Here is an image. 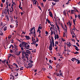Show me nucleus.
Masks as SVG:
<instances>
[{"mask_svg":"<svg viewBox=\"0 0 80 80\" xmlns=\"http://www.w3.org/2000/svg\"><path fill=\"white\" fill-rule=\"evenodd\" d=\"M23 52L24 53V54H25V56H28V55L31 53L30 51L28 50H25V52L24 51V52Z\"/></svg>","mask_w":80,"mask_h":80,"instance_id":"f257e3e1","label":"nucleus"},{"mask_svg":"<svg viewBox=\"0 0 80 80\" xmlns=\"http://www.w3.org/2000/svg\"><path fill=\"white\" fill-rule=\"evenodd\" d=\"M28 45L27 43H26L24 42H22L21 43H20L19 46L20 47H26L27 45Z\"/></svg>","mask_w":80,"mask_h":80,"instance_id":"f03ea898","label":"nucleus"},{"mask_svg":"<svg viewBox=\"0 0 80 80\" xmlns=\"http://www.w3.org/2000/svg\"><path fill=\"white\" fill-rule=\"evenodd\" d=\"M33 29H34V31H33V34H34V37H35V36H36V34H35V28L34 27H33V28L31 29V30L32 31H33Z\"/></svg>","mask_w":80,"mask_h":80,"instance_id":"7ed1b4c3","label":"nucleus"},{"mask_svg":"<svg viewBox=\"0 0 80 80\" xmlns=\"http://www.w3.org/2000/svg\"><path fill=\"white\" fill-rule=\"evenodd\" d=\"M34 38H33V37H32V43H31V44H32V45H35V43H36V41H34L33 40V39H34Z\"/></svg>","mask_w":80,"mask_h":80,"instance_id":"20e7f679","label":"nucleus"},{"mask_svg":"<svg viewBox=\"0 0 80 80\" xmlns=\"http://www.w3.org/2000/svg\"><path fill=\"white\" fill-rule=\"evenodd\" d=\"M51 39H52V47H53L55 45V44L54 43V40H53V37L51 36Z\"/></svg>","mask_w":80,"mask_h":80,"instance_id":"39448f33","label":"nucleus"},{"mask_svg":"<svg viewBox=\"0 0 80 80\" xmlns=\"http://www.w3.org/2000/svg\"><path fill=\"white\" fill-rule=\"evenodd\" d=\"M49 49V50H52V44H50Z\"/></svg>","mask_w":80,"mask_h":80,"instance_id":"423d86ee","label":"nucleus"},{"mask_svg":"<svg viewBox=\"0 0 80 80\" xmlns=\"http://www.w3.org/2000/svg\"><path fill=\"white\" fill-rule=\"evenodd\" d=\"M49 13L50 17L53 18V15H52V12L51 11H50L49 12Z\"/></svg>","mask_w":80,"mask_h":80,"instance_id":"0eeeda50","label":"nucleus"},{"mask_svg":"<svg viewBox=\"0 0 80 80\" xmlns=\"http://www.w3.org/2000/svg\"><path fill=\"white\" fill-rule=\"evenodd\" d=\"M67 25H69V27L70 28V27H71V25H72V23H70V21H69L67 23Z\"/></svg>","mask_w":80,"mask_h":80,"instance_id":"6e6552de","label":"nucleus"},{"mask_svg":"<svg viewBox=\"0 0 80 80\" xmlns=\"http://www.w3.org/2000/svg\"><path fill=\"white\" fill-rule=\"evenodd\" d=\"M67 46H68L70 48V46H71L72 45V44L70 43V42H69V43L68 44V42H67Z\"/></svg>","mask_w":80,"mask_h":80,"instance_id":"1a4fd4ad","label":"nucleus"},{"mask_svg":"<svg viewBox=\"0 0 80 80\" xmlns=\"http://www.w3.org/2000/svg\"><path fill=\"white\" fill-rule=\"evenodd\" d=\"M25 37L27 39V40H29V39H30V38L29 36H25Z\"/></svg>","mask_w":80,"mask_h":80,"instance_id":"9d476101","label":"nucleus"},{"mask_svg":"<svg viewBox=\"0 0 80 80\" xmlns=\"http://www.w3.org/2000/svg\"><path fill=\"white\" fill-rule=\"evenodd\" d=\"M25 67L26 68H32V66H30V65H29V66H25Z\"/></svg>","mask_w":80,"mask_h":80,"instance_id":"9b49d317","label":"nucleus"},{"mask_svg":"<svg viewBox=\"0 0 80 80\" xmlns=\"http://www.w3.org/2000/svg\"><path fill=\"white\" fill-rule=\"evenodd\" d=\"M24 53H23V51L22 52V58L23 60V58H24L25 57L24 56V55H23Z\"/></svg>","mask_w":80,"mask_h":80,"instance_id":"f8f14e48","label":"nucleus"},{"mask_svg":"<svg viewBox=\"0 0 80 80\" xmlns=\"http://www.w3.org/2000/svg\"><path fill=\"white\" fill-rule=\"evenodd\" d=\"M13 65H14V66H16V68H18V65H17V64L14 63L13 64Z\"/></svg>","mask_w":80,"mask_h":80,"instance_id":"ddd939ff","label":"nucleus"},{"mask_svg":"<svg viewBox=\"0 0 80 80\" xmlns=\"http://www.w3.org/2000/svg\"><path fill=\"white\" fill-rule=\"evenodd\" d=\"M50 44H52V39H50V38H49Z\"/></svg>","mask_w":80,"mask_h":80,"instance_id":"4468645a","label":"nucleus"},{"mask_svg":"<svg viewBox=\"0 0 80 80\" xmlns=\"http://www.w3.org/2000/svg\"><path fill=\"white\" fill-rule=\"evenodd\" d=\"M6 59H4V60H2V62L3 63H5V62H6Z\"/></svg>","mask_w":80,"mask_h":80,"instance_id":"2eb2a0df","label":"nucleus"},{"mask_svg":"<svg viewBox=\"0 0 80 80\" xmlns=\"http://www.w3.org/2000/svg\"><path fill=\"white\" fill-rule=\"evenodd\" d=\"M53 1H54L55 2H60V1L59 0H52Z\"/></svg>","mask_w":80,"mask_h":80,"instance_id":"dca6fc26","label":"nucleus"},{"mask_svg":"<svg viewBox=\"0 0 80 80\" xmlns=\"http://www.w3.org/2000/svg\"><path fill=\"white\" fill-rule=\"evenodd\" d=\"M25 48H27V49H28V48H30V47H29V45H27V46H26Z\"/></svg>","mask_w":80,"mask_h":80,"instance_id":"f3484780","label":"nucleus"},{"mask_svg":"<svg viewBox=\"0 0 80 80\" xmlns=\"http://www.w3.org/2000/svg\"><path fill=\"white\" fill-rule=\"evenodd\" d=\"M39 32V34H40V33H41V31L40 29H38L37 31V32Z\"/></svg>","mask_w":80,"mask_h":80,"instance_id":"a211bd4d","label":"nucleus"},{"mask_svg":"<svg viewBox=\"0 0 80 80\" xmlns=\"http://www.w3.org/2000/svg\"><path fill=\"white\" fill-rule=\"evenodd\" d=\"M47 21V22L48 23H51V22H50V21L49 20H48V19H47V20H46V21Z\"/></svg>","mask_w":80,"mask_h":80,"instance_id":"6ab92c4d","label":"nucleus"},{"mask_svg":"<svg viewBox=\"0 0 80 80\" xmlns=\"http://www.w3.org/2000/svg\"><path fill=\"white\" fill-rule=\"evenodd\" d=\"M75 20H76V19H75V20H74V19H73V23L74 24V25H75Z\"/></svg>","mask_w":80,"mask_h":80,"instance_id":"aec40b11","label":"nucleus"},{"mask_svg":"<svg viewBox=\"0 0 80 80\" xmlns=\"http://www.w3.org/2000/svg\"><path fill=\"white\" fill-rule=\"evenodd\" d=\"M42 26H39L38 27V29L39 30H40L39 29H40V30H42Z\"/></svg>","mask_w":80,"mask_h":80,"instance_id":"412c9836","label":"nucleus"},{"mask_svg":"<svg viewBox=\"0 0 80 80\" xmlns=\"http://www.w3.org/2000/svg\"><path fill=\"white\" fill-rule=\"evenodd\" d=\"M74 12V10H71V14H73V13H74V12Z\"/></svg>","mask_w":80,"mask_h":80,"instance_id":"4be33fe9","label":"nucleus"},{"mask_svg":"<svg viewBox=\"0 0 80 80\" xmlns=\"http://www.w3.org/2000/svg\"><path fill=\"white\" fill-rule=\"evenodd\" d=\"M9 2H8V0H7L6 2V5H8V3Z\"/></svg>","mask_w":80,"mask_h":80,"instance_id":"5701e85b","label":"nucleus"},{"mask_svg":"<svg viewBox=\"0 0 80 80\" xmlns=\"http://www.w3.org/2000/svg\"><path fill=\"white\" fill-rule=\"evenodd\" d=\"M30 33H29V35H30L31 34H32L33 33V31H31V30L30 31Z\"/></svg>","mask_w":80,"mask_h":80,"instance_id":"b1692460","label":"nucleus"},{"mask_svg":"<svg viewBox=\"0 0 80 80\" xmlns=\"http://www.w3.org/2000/svg\"><path fill=\"white\" fill-rule=\"evenodd\" d=\"M3 30L4 31H6L7 30V27H6L4 28Z\"/></svg>","mask_w":80,"mask_h":80,"instance_id":"393cba45","label":"nucleus"},{"mask_svg":"<svg viewBox=\"0 0 80 80\" xmlns=\"http://www.w3.org/2000/svg\"><path fill=\"white\" fill-rule=\"evenodd\" d=\"M25 56V57L27 58V60H28V56Z\"/></svg>","mask_w":80,"mask_h":80,"instance_id":"a878e982","label":"nucleus"},{"mask_svg":"<svg viewBox=\"0 0 80 80\" xmlns=\"http://www.w3.org/2000/svg\"><path fill=\"white\" fill-rule=\"evenodd\" d=\"M63 14L64 15H66V12H65V11H64L63 12Z\"/></svg>","mask_w":80,"mask_h":80,"instance_id":"bb28decb","label":"nucleus"},{"mask_svg":"<svg viewBox=\"0 0 80 80\" xmlns=\"http://www.w3.org/2000/svg\"><path fill=\"white\" fill-rule=\"evenodd\" d=\"M74 12H78V13H79V12H78V10H77V9H74Z\"/></svg>","mask_w":80,"mask_h":80,"instance_id":"cd10ccee","label":"nucleus"},{"mask_svg":"<svg viewBox=\"0 0 80 80\" xmlns=\"http://www.w3.org/2000/svg\"><path fill=\"white\" fill-rule=\"evenodd\" d=\"M6 17H7V19L8 20V21L9 20V18H8V15H7L6 16Z\"/></svg>","mask_w":80,"mask_h":80,"instance_id":"c85d7f7f","label":"nucleus"},{"mask_svg":"<svg viewBox=\"0 0 80 80\" xmlns=\"http://www.w3.org/2000/svg\"><path fill=\"white\" fill-rule=\"evenodd\" d=\"M75 49L77 51H78L79 50V49H78V47H77V48H75Z\"/></svg>","mask_w":80,"mask_h":80,"instance_id":"c756f323","label":"nucleus"},{"mask_svg":"<svg viewBox=\"0 0 80 80\" xmlns=\"http://www.w3.org/2000/svg\"><path fill=\"white\" fill-rule=\"evenodd\" d=\"M57 37H56V38L57 39H58L59 38V37H58V34L57 33Z\"/></svg>","mask_w":80,"mask_h":80,"instance_id":"7c9ffc66","label":"nucleus"},{"mask_svg":"<svg viewBox=\"0 0 80 80\" xmlns=\"http://www.w3.org/2000/svg\"><path fill=\"white\" fill-rule=\"evenodd\" d=\"M28 65H30V66H32H32H33V65L32 63H29L28 64Z\"/></svg>","mask_w":80,"mask_h":80,"instance_id":"2f4dec72","label":"nucleus"},{"mask_svg":"<svg viewBox=\"0 0 80 80\" xmlns=\"http://www.w3.org/2000/svg\"><path fill=\"white\" fill-rule=\"evenodd\" d=\"M54 74H56V75H57V76H59V73H54Z\"/></svg>","mask_w":80,"mask_h":80,"instance_id":"473e14b6","label":"nucleus"},{"mask_svg":"<svg viewBox=\"0 0 80 80\" xmlns=\"http://www.w3.org/2000/svg\"><path fill=\"white\" fill-rule=\"evenodd\" d=\"M14 48H15V50H17L18 49L17 48V46L16 45H14Z\"/></svg>","mask_w":80,"mask_h":80,"instance_id":"72a5a7b5","label":"nucleus"},{"mask_svg":"<svg viewBox=\"0 0 80 80\" xmlns=\"http://www.w3.org/2000/svg\"><path fill=\"white\" fill-rule=\"evenodd\" d=\"M55 44H57V45H58V42L55 41Z\"/></svg>","mask_w":80,"mask_h":80,"instance_id":"f704fd0d","label":"nucleus"},{"mask_svg":"<svg viewBox=\"0 0 80 80\" xmlns=\"http://www.w3.org/2000/svg\"><path fill=\"white\" fill-rule=\"evenodd\" d=\"M77 61H78V64H79V63H80V60H78V59H77Z\"/></svg>","mask_w":80,"mask_h":80,"instance_id":"c9c22d12","label":"nucleus"},{"mask_svg":"<svg viewBox=\"0 0 80 80\" xmlns=\"http://www.w3.org/2000/svg\"><path fill=\"white\" fill-rule=\"evenodd\" d=\"M13 8H12V10H10V12H13Z\"/></svg>","mask_w":80,"mask_h":80,"instance_id":"e433bc0d","label":"nucleus"},{"mask_svg":"<svg viewBox=\"0 0 80 80\" xmlns=\"http://www.w3.org/2000/svg\"><path fill=\"white\" fill-rule=\"evenodd\" d=\"M72 59H73V60H74V61L76 60L77 61V59L75 58H72Z\"/></svg>","mask_w":80,"mask_h":80,"instance_id":"4c0bfd02","label":"nucleus"},{"mask_svg":"<svg viewBox=\"0 0 80 80\" xmlns=\"http://www.w3.org/2000/svg\"><path fill=\"white\" fill-rule=\"evenodd\" d=\"M29 61L30 62V63H33V61L31 60H29Z\"/></svg>","mask_w":80,"mask_h":80,"instance_id":"58836bf2","label":"nucleus"},{"mask_svg":"<svg viewBox=\"0 0 80 80\" xmlns=\"http://www.w3.org/2000/svg\"><path fill=\"white\" fill-rule=\"evenodd\" d=\"M0 34L1 35H3V32H2L1 31L0 32Z\"/></svg>","mask_w":80,"mask_h":80,"instance_id":"ea45409f","label":"nucleus"},{"mask_svg":"<svg viewBox=\"0 0 80 80\" xmlns=\"http://www.w3.org/2000/svg\"><path fill=\"white\" fill-rule=\"evenodd\" d=\"M79 53V52H76L75 53H74V54H76V55H77Z\"/></svg>","mask_w":80,"mask_h":80,"instance_id":"a19ab883","label":"nucleus"},{"mask_svg":"<svg viewBox=\"0 0 80 80\" xmlns=\"http://www.w3.org/2000/svg\"><path fill=\"white\" fill-rule=\"evenodd\" d=\"M16 55H17L18 56H19V55H20V53H19L18 52H17L16 53Z\"/></svg>","mask_w":80,"mask_h":80,"instance_id":"79ce46f5","label":"nucleus"},{"mask_svg":"<svg viewBox=\"0 0 80 80\" xmlns=\"http://www.w3.org/2000/svg\"><path fill=\"white\" fill-rule=\"evenodd\" d=\"M52 5H56V3H54V2H52Z\"/></svg>","mask_w":80,"mask_h":80,"instance_id":"37998d69","label":"nucleus"},{"mask_svg":"<svg viewBox=\"0 0 80 80\" xmlns=\"http://www.w3.org/2000/svg\"><path fill=\"white\" fill-rule=\"evenodd\" d=\"M2 0V2L3 3H5V0Z\"/></svg>","mask_w":80,"mask_h":80,"instance_id":"c03bdc74","label":"nucleus"},{"mask_svg":"<svg viewBox=\"0 0 80 80\" xmlns=\"http://www.w3.org/2000/svg\"><path fill=\"white\" fill-rule=\"evenodd\" d=\"M7 12H8V14H9V9H7Z\"/></svg>","mask_w":80,"mask_h":80,"instance_id":"a18cd8bd","label":"nucleus"},{"mask_svg":"<svg viewBox=\"0 0 80 80\" xmlns=\"http://www.w3.org/2000/svg\"><path fill=\"white\" fill-rule=\"evenodd\" d=\"M51 35H53V31L52 30L51 31Z\"/></svg>","mask_w":80,"mask_h":80,"instance_id":"49530a36","label":"nucleus"},{"mask_svg":"<svg viewBox=\"0 0 80 80\" xmlns=\"http://www.w3.org/2000/svg\"><path fill=\"white\" fill-rule=\"evenodd\" d=\"M76 45H77V46H78V47H80V45H79V44H78V43H76Z\"/></svg>","mask_w":80,"mask_h":80,"instance_id":"de8ad7c7","label":"nucleus"},{"mask_svg":"<svg viewBox=\"0 0 80 80\" xmlns=\"http://www.w3.org/2000/svg\"><path fill=\"white\" fill-rule=\"evenodd\" d=\"M72 42H75V39H72Z\"/></svg>","mask_w":80,"mask_h":80,"instance_id":"09e8293b","label":"nucleus"},{"mask_svg":"<svg viewBox=\"0 0 80 80\" xmlns=\"http://www.w3.org/2000/svg\"><path fill=\"white\" fill-rule=\"evenodd\" d=\"M11 37H12V35H10L9 36L8 38H11Z\"/></svg>","mask_w":80,"mask_h":80,"instance_id":"8fccbe9b","label":"nucleus"},{"mask_svg":"<svg viewBox=\"0 0 80 80\" xmlns=\"http://www.w3.org/2000/svg\"><path fill=\"white\" fill-rule=\"evenodd\" d=\"M36 39H37V40L36 41H35V42H38V38H36Z\"/></svg>","mask_w":80,"mask_h":80,"instance_id":"3c124183","label":"nucleus"},{"mask_svg":"<svg viewBox=\"0 0 80 80\" xmlns=\"http://www.w3.org/2000/svg\"><path fill=\"white\" fill-rule=\"evenodd\" d=\"M45 33L46 35H48V32L47 31H46Z\"/></svg>","mask_w":80,"mask_h":80,"instance_id":"603ef678","label":"nucleus"},{"mask_svg":"<svg viewBox=\"0 0 80 80\" xmlns=\"http://www.w3.org/2000/svg\"><path fill=\"white\" fill-rule=\"evenodd\" d=\"M49 63H52V60H49Z\"/></svg>","mask_w":80,"mask_h":80,"instance_id":"864d4df0","label":"nucleus"},{"mask_svg":"<svg viewBox=\"0 0 80 80\" xmlns=\"http://www.w3.org/2000/svg\"><path fill=\"white\" fill-rule=\"evenodd\" d=\"M77 17H78V18H79L80 19V15H78Z\"/></svg>","mask_w":80,"mask_h":80,"instance_id":"5fc2aeb1","label":"nucleus"},{"mask_svg":"<svg viewBox=\"0 0 80 80\" xmlns=\"http://www.w3.org/2000/svg\"><path fill=\"white\" fill-rule=\"evenodd\" d=\"M73 30L74 31H75V29H72V32L73 33H74V32L73 31Z\"/></svg>","mask_w":80,"mask_h":80,"instance_id":"6e6d98bb","label":"nucleus"},{"mask_svg":"<svg viewBox=\"0 0 80 80\" xmlns=\"http://www.w3.org/2000/svg\"><path fill=\"white\" fill-rule=\"evenodd\" d=\"M79 79H80V77H78L77 78V80H79Z\"/></svg>","mask_w":80,"mask_h":80,"instance_id":"4d7b16f0","label":"nucleus"},{"mask_svg":"<svg viewBox=\"0 0 80 80\" xmlns=\"http://www.w3.org/2000/svg\"><path fill=\"white\" fill-rule=\"evenodd\" d=\"M37 1H36L35 2H34V4L35 5H37Z\"/></svg>","mask_w":80,"mask_h":80,"instance_id":"13d9d810","label":"nucleus"},{"mask_svg":"<svg viewBox=\"0 0 80 80\" xmlns=\"http://www.w3.org/2000/svg\"><path fill=\"white\" fill-rule=\"evenodd\" d=\"M57 27L58 30H59L60 29V28H59V26H58L57 25Z\"/></svg>","mask_w":80,"mask_h":80,"instance_id":"bf43d9fd","label":"nucleus"},{"mask_svg":"<svg viewBox=\"0 0 80 80\" xmlns=\"http://www.w3.org/2000/svg\"><path fill=\"white\" fill-rule=\"evenodd\" d=\"M10 52L11 53H13V51L12 50L10 49Z\"/></svg>","mask_w":80,"mask_h":80,"instance_id":"052dcab7","label":"nucleus"},{"mask_svg":"<svg viewBox=\"0 0 80 80\" xmlns=\"http://www.w3.org/2000/svg\"><path fill=\"white\" fill-rule=\"evenodd\" d=\"M8 5H7V6L6 7V8L7 9H8Z\"/></svg>","mask_w":80,"mask_h":80,"instance_id":"680f3d73","label":"nucleus"},{"mask_svg":"<svg viewBox=\"0 0 80 80\" xmlns=\"http://www.w3.org/2000/svg\"><path fill=\"white\" fill-rule=\"evenodd\" d=\"M19 8H20V9H22V7H20V6H19Z\"/></svg>","mask_w":80,"mask_h":80,"instance_id":"e2e57ef3","label":"nucleus"},{"mask_svg":"<svg viewBox=\"0 0 80 80\" xmlns=\"http://www.w3.org/2000/svg\"><path fill=\"white\" fill-rule=\"evenodd\" d=\"M12 42H11V43H13V39H12V40H11Z\"/></svg>","mask_w":80,"mask_h":80,"instance_id":"0e129e2a","label":"nucleus"},{"mask_svg":"<svg viewBox=\"0 0 80 80\" xmlns=\"http://www.w3.org/2000/svg\"><path fill=\"white\" fill-rule=\"evenodd\" d=\"M1 7H3V3H1Z\"/></svg>","mask_w":80,"mask_h":80,"instance_id":"69168bd1","label":"nucleus"},{"mask_svg":"<svg viewBox=\"0 0 80 80\" xmlns=\"http://www.w3.org/2000/svg\"><path fill=\"white\" fill-rule=\"evenodd\" d=\"M58 49V46H57L55 48V50H57Z\"/></svg>","mask_w":80,"mask_h":80,"instance_id":"338daca9","label":"nucleus"},{"mask_svg":"<svg viewBox=\"0 0 80 80\" xmlns=\"http://www.w3.org/2000/svg\"><path fill=\"white\" fill-rule=\"evenodd\" d=\"M21 50H23V48H22V47H21Z\"/></svg>","mask_w":80,"mask_h":80,"instance_id":"774afa93","label":"nucleus"}]
</instances>
